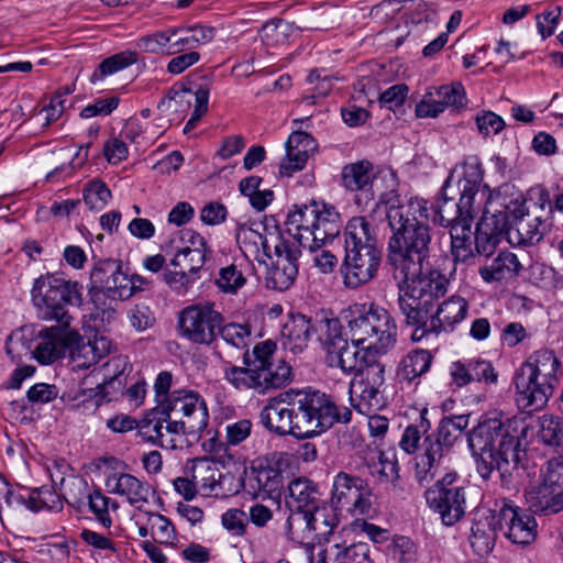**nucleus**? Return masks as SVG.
Wrapping results in <instances>:
<instances>
[{
  "label": "nucleus",
  "mask_w": 563,
  "mask_h": 563,
  "mask_svg": "<svg viewBox=\"0 0 563 563\" xmlns=\"http://www.w3.org/2000/svg\"><path fill=\"white\" fill-rule=\"evenodd\" d=\"M386 218L391 230L387 261L397 283L399 309L408 324L426 325L431 308L450 284L438 269L423 272L432 247L428 201L419 197L390 199Z\"/></svg>",
  "instance_id": "1"
},
{
  "label": "nucleus",
  "mask_w": 563,
  "mask_h": 563,
  "mask_svg": "<svg viewBox=\"0 0 563 563\" xmlns=\"http://www.w3.org/2000/svg\"><path fill=\"white\" fill-rule=\"evenodd\" d=\"M352 411L338 407L329 396L317 390H288L271 399L262 409L263 426L278 435L309 439L335 422H350Z\"/></svg>",
  "instance_id": "2"
},
{
  "label": "nucleus",
  "mask_w": 563,
  "mask_h": 563,
  "mask_svg": "<svg viewBox=\"0 0 563 563\" xmlns=\"http://www.w3.org/2000/svg\"><path fill=\"white\" fill-rule=\"evenodd\" d=\"M532 432L528 417L522 415L505 421L497 417L481 420L467 434L479 476L487 481L497 471L501 486L510 488L514 472L526 456L522 441Z\"/></svg>",
  "instance_id": "3"
},
{
  "label": "nucleus",
  "mask_w": 563,
  "mask_h": 563,
  "mask_svg": "<svg viewBox=\"0 0 563 563\" xmlns=\"http://www.w3.org/2000/svg\"><path fill=\"white\" fill-rule=\"evenodd\" d=\"M344 249V286L356 289L374 279L382 263V250L374 227L365 217H354L347 222Z\"/></svg>",
  "instance_id": "4"
},
{
  "label": "nucleus",
  "mask_w": 563,
  "mask_h": 563,
  "mask_svg": "<svg viewBox=\"0 0 563 563\" xmlns=\"http://www.w3.org/2000/svg\"><path fill=\"white\" fill-rule=\"evenodd\" d=\"M286 224L289 235L287 242H296L299 250H307L310 254L336 238L342 227L341 217L333 207L316 201L294 206Z\"/></svg>",
  "instance_id": "5"
},
{
  "label": "nucleus",
  "mask_w": 563,
  "mask_h": 563,
  "mask_svg": "<svg viewBox=\"0 0 563 563\" xmlns=\"http://www.w3.org/2000/svg\"><path fill=\"white\" fill-rule=\"evenodd\" d=\"M560 362L550 350L532 353L516 377V402L528 413L543 409L558 384Z\"/></svg>",
  "instance_id": "6"
},
{
  "label": "nucleus",
  "mask_w": 563,
  "mask_h": 563,
  "mask_svg": "<svg viewBox=\"0 0 563 563\" xmlns=\"http://www.w3.org/2000/svg\"><path fill=\"white\" fill-rule=\"evenodd\" d=\"M31 300L41 320L70 327L73 317L67 307L82 303V286L58 274L46 273L34 280Z\"/></svg>",
  "instance_id": "7"
},
{
  "label": "nucleus",
  "mask_w": 563,
  "mask_h": 563,
  "mask_svg": "<svg viewBox=\"0 0 563 563\" xmlns=\"http://www.w3.org/2000/svg\"><path fill=\"white\" fill-rule=\"evenodd\" d=\"M349 321L352 342L363 343L375 353H386L396 342L397 327L390 313L379 306L363 305Z\"/></svg>",
  "instance_id": "8"
},
{
  "label": "nucleus",
  "mask_w": 563,
  "mask_h": 563,
  "mask_svg": "<svg viewBox=\"0 0 563 563\" xmlns=\"http://www.w3.org/2000/svg\"><path fill=\"white\" fill-rule=\"evenodd\" d=\"M514 186L505 184L500 186V190L495 195L503 200L504 212H500L507 219L505 233L507 240L511 244L532 245L542 240L548 223L538 216L527 212V208L521 196H514Z\"/></svg>",
  "instance_id": "9"
},
{
  "label": "nucleus",
  "mask_w": 563,
  "mask_h": 563,
  "mask_svg": "<svg viewBox=\"0 0 563 563\" xmlns=\"http://www.w3.org/2000/svg\"><path fill=\"white\" fill-rule=\"evenodd\" d=\"M460 435L445 422L424 437L421 452L416 456V478L421 486L431 484L438 474L440 462L453 448Z\"/></svg>",
  "instance_id": "10"
},
{
  "label": "nucleus",
  "mask_w": 563,
  "mask_h": 563,
  "mask_svg": "<svg viewBox=\"0 0 563 563\" xmlns=\"http://www.w3.org/2000/svg\"><path fill=\"white\" fill-rule=\"evenodd\" d=\"M223 323V316L212 302H198L187 306L179 312L178 330L183 338L195 344L210 345Z\"/></svg>",
  "instance_id": "11"
},
{
  "label": "nucleus",
  "mask_w": 563,
  "mask_h": 563,
  "mask_svg": "<svg viewBox=\"0 0 563 563\" xmlns=\"http://www.w3.org/2000/svg\"><path fill=\"white\" fill-rule=\"evenodd\" d=\"M428 506L437 512L443 525L453 526L465 515V489L457 484V475L448 473L426 490Z\"/></svg>",
  "instance_id": "12"
},
{
  "label": "nucleus",
  "mask_w": 563,
  "mask_h": 563,
  "mask_svg": "<svg viewBox=\"0 0 563 563\" xmlns=\"http://www.w3.org/2000/svg\"><path fill=\"white\" fill-rule=\"evenodd\" d=\"M331 505L334 510H344L352 517L369 515L371 489L360 476L339 472L332 483Z\"/></svg>",
  "instance_id": "13"
},
{
  "label": "nucleus",
  "mask_w": 563,
  "mask_h": 563,
  "mask_svg": "<svg viewBox=\"0 0 563 563\" xmlns=\"http://www.w3.org/2000/svg\"><path fill=\"white\" fill-rule=\"evenodd\" d=\"M462 178L459 180L461 191L460 205L466 216L474 218L482 211V216L487 210L490 198L496 195L500 187L490 191L487 185L483 183L482 164L477 157H470L462 166Z\"/></svg>",
  "instance_id": "14"
},
{
  "label": "nucleus",
  "mask_w": 563,
  "mask_h": 563,
  "mask_svg": "<svg viewBox=\"0 0 563 563\" xmlns=\"http://www.w3.org/2000/svg\"><path fill=\"white\" fill-rule=\"evenodd\" d=\"M156 413L168 419L183 418L191 430H205L208 426V409L203 398L195 390L175 389L165 400H159Z\"/></svg>",
  "instance_id": "15"
},
{
  "label": "nucleus",
  "mask_w": 563,
  "mask_h": 563,
  "mask_svg": "<svg viewBox=\"0 0 563 563\" xmlns=\"http://www.w3.org/2000/svg\"><path fill=\"white\" fill-rule=\"evenodd\" d=\"M385 366L382 363L369 366L350 383V400L361 413L368 415L384 406Z\"/></svg>",
  "instance_id": "16"
},
{
  "label": "nucleus",
  "mask_w": 563,
  "mask_h": 563,
  "mask_svg": "<svg viewBox=\"0 0 563 563\" xmlns=\"http://www.w3.org/2000/svg\"><path fill=\"white\" fill-rule=\"evenodd\" d=\"M499 196H493L488 203L487 210L481 217L476 227L474 244L475 258H489L497 251L499 243L505 233L507 219L500 212H504L503 200Z\"/></svg>",
  "instance_id": "17"
},
{
  "label": "nucleus",
  "mask_w": 563,
  "mask_h": 563,
  "mask_svg": "<svg viewBox=\"0 0 563 563\" xmlns=\"http://www.w3.org/2000/svg\"><path fill=\"white\" fill-rule=\"evenodd\" d=\"M494 511L497 514L500 530L512 543L518 545H528L536 540L537 521L514 505L511 500L499 499L494 503Z\"/></svg>",
  "instance_id": "18"
},
{
  "label": "nucleus",
  "mask_w": 563,
  "mask_h": 563,
  "mask_svg": "<svg viewBox=\"0 0 563 563\" xmlns=\"http://www.w3.org/2000/svg\"><path fill=\"white\" fill-rule=\"evenodd\" d=\"M301 252L299 246H296V242L294 244L287 242L284 235L276 238L274 245L276 261L268 268L265 278L268 288L284 291L294 284L298 274L297 261Z\"/></svg>",
  "instance_id": "19"
},
{
  "label": "nucleus",
  "mask_w": 563,
  "mask_h": 563,
  "mask_svg": "<svg viewBox=\"0 0 563 563\" xmlns=\"http://www.w3.org/2000/svg\"><path fill=\"white\" fill-rule=\"evenodd\" d=\"M372 349L363 343L346 339L325 354L328 366L341 369L346 375L357 376L379 362Z\"/></svg>",
  "instance_id": "20"
},
{
  "label": "nucleus",
  "mask_w": 563,
  "mask_h": 563,
  "mask_svg": "<svg viewBox=\"0 0 563 563\" xmlns=\"http://www.w3.org/2000/svg\"><path fill=\"white\" fill-rule=\"evenodd\" d=\"M197 75L198 73L190 74L181 84L175 85L169 90L167 97H165L158 104V109L161 110L164 108H172L173 103L176 102V97L179 91L195 93V109L184 128L185 134L191 132L197 126L201 118L208 112L210 79L208 76L198 77Z\"/></svg>",
  "instance_id": "21"
},
{
  "label": "nucleus",
  "mask_w": 563,
  "mask_h": 563,
  "mask_svg": "<svg viewBox=\"0 0 563 563\" xmlns=\"http://www.w3.org/2000/svg\"><path fill=\"white\" fill-rule=\"evenodd\" d=\"M190 473L196 481L198 493L203 497L227 498L238 493V488L227 487L228 483L232 484L233 476L223 474L213 461L194 460Z\"/></svg>",
  "instance_id": "22"
},
{
  "label": "nucleus",
  "mask_w": 563,
  "mask_h": 563,
  "mask_svg": "<svg viewBox=\"0 0 563 563\" xmlns=\"http://www.w3.org/2000/svg\"><path fill=\"white\" fill-rule=\"evenodd\" d=\"M40 342L34 350V357L41 364H52L63 357L67 347L80 341L81 335L70 327H49L38 334Z\"/></svg>",
  "instance_id": "23"
},
{
  "label": "nucleus",
  "mask_w": 563,
  "mask_h": 563,
  "mask_svg": "<svg viewBox=\"0 0 563 563\" xmlns=\"http://www.w3.org/2000/svg\"><path fill=\"white\" fill-rule=\"evenodd\" d=\"M286 369L282 368L275 375L266 372H258L253 366H227L224 368V378L232 384L236 389H254L258 393H265L271 388L282 387V382L286 378L284 376Z\"/></svg>",
  "instance_id": "24"
},
{
  "label": "nucleus",
  "mask_w": 563,
  "mask_h": 563,
  "mask_svg": "<svg viewBox=\"0 0 563 563\" xmlns=\"http://www.w3.org/2000/svg\"><path fill=\"white\" fill-rule=\"evenodd\" d=\"M468 302L461 296H452L443 300L435 312L427 316L426 325H417V331L439 333L453 331L467 316Z\"/></svg>",
  "instance_id": "25"
},
{
  "label": "nucleus",
  "mask_w": 563,
  "mask_h": 563,
  "mask_svg": "<svg viewBox=\"0 0 563 563\" xmlns=\"http://www.w3.org/2000/svg\"><path fill=\"white\" fill-rule=\"evenodd\" d=\"M500 530L494 506L478 511L471 528L470 543L481 556L490 553L495 547L497 531Z\"/></svg>",
  "instance_id": "26"
},
{
  "label": "nucleus",
  "mask_w": 563,
  "mask_h": 563,
  "mask_svg": "<svg viewBox=\"0 0 563 563\" xmlns=\"http://www.w3.org/2000/svg\"><path fill=\"white\" fill-rule=\"evenodd\" d=\"M106 487L109 493L124 497L132 506L147 503L151 490L147 483L121 472L109 474L106 478Z\"/></svg>",
  "instance_id": "27"
},
{
  "label": "nucleus",
  "mask_w": 563,
  "mask_h": 563,
  "mask_svg": "<svg viewBox=\"0 0 563 563\" xmlns=\"http://www.w3.org/2000/svg\"><path fill=\"white\" fill-rule=\"evenodd\" d=\"M276 344L271 341H263L257 343L252 351L253 360H251L250 351L246 350L243 354V362L247 366H253L255 369H258V372H266L267 374L279 373V371L283 368L286 369V373L284 376L286 378L282 382V386L290 382L291 376V367L288 365L285 361L282 358L276 360ZM269 377V375H267Z\"/></svg>",
  "instance_id": "28"
},
{
  "label": "nucleus",
  "mask_w": 563,
  "mask_h": 563,
  "mask_svg": "<svg viewBox=\"0 0 563 563\" xmlns=\"http://www.w3.org/2000/svg\"><path fill=\"white\" fill-rule=\"evenodd\" d=\"M287 463L288 455L280 452H273L261 461L254 468L258 489L267 494L278 492L284 483L283 467L287 466Z\"/></svg>",
  "instance_id": "29"
},
{
  "label": "nucleus",
  "mask_w": 563,
  "mask_h": 563,
  "mask_svg": "<svg viewBox=\"0 0 563 563\" xmlns=\"http://www.w3.org/2000/svg\"><path fill=\"white\" fill-rule=\"evenodd\" d=\"M525 497L529 508L536 514L549 515L563 510V490H554L544 482L531 486Z\"/></svg>",
  "instance_id": "30"
},
{
  "label": "nucleus",
  "mask_w": 563,
  "mask_h": 563,
  "mask_svg": "<svg viewBox=\"0 0 563 563\" xmlns=\"http://www.w3.org/2000/svg\"><path fill=\"white\" fill-rule=\"evenodd\" d=\"M320 493L317 485L307 477H298L288 484L286 504L291 510H312L319 506Z\"/></svg>",
  "instance_id": "31"
},
{
  "label": "nucleus",
  "mask_w": 563,
  "mask_h": 563,
  "mask_svg": "<svg viewBox=\"0 0 563 563\" xmlns=\"http://www.w3.org/2000/svg\"><path fill=\"white\" fill-rule=\"evenodd\" d=\"M312 332L313 319L301 313L292 316L283 328V345L294 353H300L308 346Z\"/></svg>",
  "instance_id": "32"
},
{
  "label": "nucleus",
  "mask_w": 563,
  "mask_h": 563,
  "mask_svg": "<svg viewBox=\"0 0 563 563\" xmlns=\"http://www.w3.org/2000/svg\"><path fill=\"white\" fill-rule=\"evenodd\" d=\"M313 332L325 354L347 339L343 332V324L333 313H317L313 318Z\"/></svg>",
  "instance_id": "33"
},
{
  "label": "nucleus",
  "mask_w": 563,
  "mask_h": 563,
  "mask_svg": "<svg viewBox=\"0 0 563 563\" xmlns=\"http://www.w3.org/2000/svg\"><path fill=\"white\" fill-rule=\"evenodd\" d=\"M522 268L516 254L504 251L493 258L488 264L482 265L478 269L481 277L486 283L500 282L517 276Z\"/></svg>",
  "instance_id": "34"
},
{
  "label": "nucleus",
  "mask_w": 563,
  "mask_h": 563,
  "mask_svg": "<svg viewBox=\"0 0 563 563\" xmlns=\"http://www.w3.org/2000/svg\"><path fill=\"white\" fill-rule=\"evenodd\" d=\"M342 184L351 191H363L373 197V167L369 162L362 161L349 164L342 169Z\"/></svg>",
  "instance_id": "35"
},
{
  "label": "nucleus",
  "mask_w": 563,
  "mask_h": 563,
  "mask_svg": "<svg viewBox=\"0 0 563 563\" xmlns=\"http://www.w3.org/2000/svg\"><path fill=\"white\" fill-rule=\"evenodd\" d=\"M298 27L294 23L277 19L266 22L261 31L260 37L266 47L283 46L288 44L298 35Z\"/></svg>",
  "instance_id": "36"
},
{
  "label": "nucleus",
  "mask_w": 563,
  "mask_h": 563,
  "mask_svg": "<svg viewBox=\"0 0 563 563\" xmlns=\"http://www.w3.org/2000/svg\"><path fill=\"white\" fill-rule=\"evenodd\" d=\"M432 356L426 350H416L408 353L400 361L397 376L400 380L412 383L429 371Z\"/></svg>",
  "instance_id": "37"
},
{
  "label": "nucleus",
  "mask_w": 563,
  "mask_h": 563,
  "mask_svg": "<svg viewBox=\"0 0 563 563\" xmlns=\"http://www.w3.org/2000/svg\"><path fill=\"white\" fill-rule=\"evenodd\" d=\"M173 253L199 252L207 254L208 245L205 238L191 229H183L174 232L165 245Z\"/></svg>",
  "instance_id": "38"
},
{
  "label": "nucleus",
  "mask_w": 563,
  "mask_h": 563,
  "mask_svg": "<svg viewBox=\"0 0 563 563\" xmlns=\"http://www.w3.org/2000/svg\"><path fill=\"white\" fill-rule=\"evenodd\" d=\"M451 176L445 180L443 187H442V195L437 200L435 207H434V222L438 223L441 227H449L450 224L456 222L460 220L463 216H466L460 202H456L452 198H448L444 194V190L449 186L451 181Z\"/></svg>",
  "instance_id": "39"
},
{
  "label": "nucleus",
  "mask_w": 563,
  "mask_h": 563,
  "mask_svg": "<svg viewBox=\"0 0 563 563\" xmlns=\"http://www.w3.org/2000/svg\"><path fill=\"white\" fill-rule=\"evenodd\" d=\"M24 504L34 512L41 510L59 512L64 508L63 500L59 495L54 489L46 487L33 489Z\"/></svg>",
  "instance_id": "40"
},
{
  "label": "nucleus",
  "mask_w": 563,
  "mask_h": 563,
  "mask_svg": "<svg viewBox=\"0 0 563 563\" xmlns=\"http://www.w3.org/2000/svg\"><path fill=\"white\" fill-rule=\"evenodd\" d=\"M235 239L240 249L244 253H256L260 246L263 247L264 253L271 257V247L266 238H264L256 229L247 223H238L235 228Z\"/></svg>",
  "instance_id": "41"
},
{
  "label": "nucleus",
  "mask_w": 563,
  "mask_h": 563,
  "mask_svg": "<svg viewBox=\"0 0 563 563\" xmlns=\"http://www.w3.org/2000/svg\"><path fill=\"white\" fill-rule=\"evenodd\" d=\"M307 527L314 531L320 538L325 539L332 534L334 527L336 526V518L334 514H329L325 507L317 506L312 510H307L303 515Z\"/></svg>",
  "instance_id": "42"
},
{
  "label": "nucleus",
  "mask_w": 563,
  "mask_h": 563,
  "mask_svg": "<svg viewBox=\"0 0 563 563\" xmlns=\"http://www.w3.org/2000/svg\"><path fill=\"white\" fill-rule=\"evenodd\" d=\"M538 438L548 445L558 446V454H563V422L553 416H543L539 419Z\"/></svg>",
  "instance_id": "43"
},
{
  "label": "nucleus",
  "mask_w": 563,
  "mask_h": 563,
  "mask_svg": "<svg viewBox=\"0 0 563 563\" xmlns=\"http://www.w3.org/2000/svg\"><path fill=\"white\" fill-rule=\"evenodd\" d=\"M207 254L192 252V253H176L172 260V265L179 267L180 278H186L187 283H192L196 279L197 273L205 265Z\"/></svg>",
  "instance_id": "44"
},
{
  "label": "nucleus",
  "mask_w": 563,
  "mask_h": 563,
  "mask_svg": "<svg viewBox=\"0 0 563 563\" xmlns=\"http://www.w3.org/2000/svg\"><path fill=\"white\" fill-rule=\"evenodd\" d=\"M218 334L221 335L225 343L239 350H244L251 341L252 329L249 323H221Z\"/></svg>",
  "instance_id": "45"
},
{
  "label": "nucleus",
  "mask_w": 563,
  "mask_h": 563,
  "mask_svg": "<svg viewBox=\"0 0 563 563\" xmlns=\"http://www.w3.org/2000/svg\"><path fill=\"white\" fill-rule=\"evenodd\" d=\"M122 271L121 264L115 260L99 261L90 273L91 289L97 299L99 291L108 284L112 276Z\"/></svg>",
  "instance_id": "46"
},
{
  "label": "nucleus",
  "mask_w": 563,
  "mask_h": 563,
  "mask_svg": "<svg viewBox=\"0 0 563 563\" xmlns=\"http://www.w3.org/2000/svg\"><path fill=\"white\" fill-rule=\"evenodd\" d=\"M430 429V422L421 413L420 420L416 424L408 426L400 439L399 446L408 454L415 453L418 449L421 450V437L427 434Z\"/></svg>",
  "instance_id": "47"
},
{
  "label": "nucleus",
  "mask_w": 563,
  "mask_h": 563,
  "mask_svg": "<svg viewBox=\"0 0 563 563\" xmlns=\"http://www.w3.org/2000/svg\"><path fill=\"white\" fill-rule=\"evenodd\" d=\"M147 526L154 540L162 544H173L176 531L172 521L161 514H148Z\"/></svg>",
  "instance_id": "48"
},
{
  "label": "nucleus",
  "mask_w": 563,
  "mask_h": 563,
  "mask_svg": "<svg viewBox=\"0 0 563 563\" xmlns=\"http://www.w3.org/2000/svg\"><path fill=\"white\" fill-rule=\"evenodd\" d=\"M111 197L110 189L101 180H92L84 189V201L90 210H102L109 203Z\"/></svg>",
  "instance_id": "49"
},
{
  "label": "nucleus",
  "mask_w": 563,
  "mask_h": 563,
  "mask_svg": "<svg viewBox=\"0 0 563 563\" xmlns=\"http://www.w3.org/2000/svg\"><path fill=\"white\" fill-rule=\"evenodd\" d=\"M133 283L129 279V275L120 271L115 276H112L99 294L108 297L111 300H125L133 295Z\"/></svg>",
  "instance_id": "50"
},
{
  "label": "nucleus",
  "mask_w": 563,
  "mask_h": 563,
  "mask_svg": "<svg viewBox=\"0 0 563 563\" xmlns=\"http://www.w3.org/2000/svg\"><path fill=\"white\" fill-rule=\"evenodd\" d=\"M216 283L223 292L236 294L245 285L246 278L236 264H231L220 269Z\"/></svg>",
  "instance_id": "51"
},
{
  "label": "nucleus",
  "mask_w": 563,
  "mask_h": 563,
  "mask_svg": "<svg viewBox=\"0 0 563 563\" xmlns=\"http://www.w3.org/2000/svg\"><path fill=\"white\" fill-rule=\"evenodd\" d=\"M134 65L136 68L146 66L144 63H141L135 51L128 49L104 58L99 64L98 70H122Z\"/></svg>",
  "instance_id": "52"
},
{
  "label": "nucleus",
  "mask_w": 563,
  "mask_h": 563,
  "mask_svg": "<svg viewBox=\"0 0 563 563\" xmlns=\"http://www.w3.org/2000/svg\"><path fill=\"white\" fill-rule=\"evenodd\" d=\"M309 157V152L292 146L287 141L286 143V158L282 161L279 166V174L282 176H291L295 172L305 167Z\"/></svg>",
  "instance_id": "53"
},
{
  "label": "nucleus",
  "mask_w": 563,
  "mask_h": 563,
  "mask_svg": "<svg viewBox=\"0 0 563 563\" xmlns=\"http://www.w3.org/2000/svg\"><path fill=\"white\" fill-rule=\"evenodd\" d=\"M437 10L432 4L418 0L413 3L411 20L415 24L413 29L408 33V35L416 34L419 32L420 26H424L429 29L430 26H434L437 24L435 21Z\"/></svg>",
  "instance_id": "54"
},
{
  "label": "nucleus",
  "mask_w": 563,
  "mask_h": 563,
  "mask_svg": "<svg viewBox=\"0 0 563 563\" xmlns=\"http://www.w3.org/2000/svg\"><path fill=\"white\" fill-rule=\"evenodd\" d=\"M88 505L89 509L96 516V519L104 527L110 528L112 519L109 515V503L110 498L104 496L99 489L89 493Z\"/></svg>",
  "instance_id": "55"
},
{
  "label": "nucleus",
  "mask_w": 563,
  "mask_h": 563,
  "mask_svg": "<svg viewBox=\"0 0 563 563\" xmlns=\"http://www.w3.org/2000/svg\"><path fill=\"white\" fill-rule=\"evenodd\" d=\"M221 523L232 536L243 537L246 533V514L242 509H228L221 516Z\"/></svg>",
  "instance_id": "56"
},
{
  "label": "nucleus",
  "mask_w": 563,
  "mask_h": 563,
  "mask_svg": "<svg viewBox=\"0 0 563 563\" xmlns=\"http://www.w3.org/2000/svg\"><path fill=\"white\" fill-rule=\"evenodd\" d=\"M67 350H70V357L75 369H85L97 364V356H95L91 345L84 342L82 338L71 347H67Z\"/></svg>",
  "instance_id": "57"
},
{
  "label": "nucleus",
  "mask_w": 563,
  "mask_h": 563,
  "mask_svg": "<svg viewBox=\"0 0 563 563\" xmlns=\"http://www.w3.org/2000/svg\"><path fill=\"white\" fill-rule=\"evenodd\" d=\"M542 482L554 490H563V454L550 459L542 473Z\"/></svg>",
  "instance_id": "58"
},
{
  "label": "nucleus",
  "mask_w": 563,
  "mask_h": 563,
  "mask_svg": "<svg viewBox=\"0 0 563 563\" xmlns=\"http://www.w3.org/2000/svg\"><path fill=\"white\" fill-rule=\"evenodd\" d=\"M468 372L472 382H485L487 384L497 382V373L489 361L471 360L467 361Z\"/></svg>",
  "instance_id": "59"
},
{
  "label": "nucleus",
  "mask_w": 563,
  "mask_h": 563,
  "mask_svg": "<svg viewBox=\"0 0 563 563\" xmlns=\"http://www.w3.org/2000/svg\"><path fill=\"white\" fill-rule=\"evenodd\" d=\"M152 419H145L139 427V434L147 442L157 445L159 438L162 437L163 421H166L165 416L156 413V409L153 411Z\"/></svg>",
  "instance_id": "60"
},
{
  "label": "nucleus",
  "mask_w": 563,
  "mask_h": 563,
  "mask_svg": "<svg viewBox=\"0 0 563 563\" xmlns=\"http://www.w3.org/2000/svg\"><path fill=\"white\" fill-rule=\"evenodd\" d=\"M253 423L249 419H241L225 424V441L228 445H238L246 440L252 430Z\"/></svg>",
  "instance_id": "61"
},
{
  "label": "nucleus",
  "mask_w": 563,
  "mask_h": 563,
  "mask_svg": "<svg viewBox=\"0 0 563 563\" xmlns=\"http://www.w3.org/2000/svg\"><path fill=\"white\" fill-rule=\"evenodd\" d=\"M339 563H373L369 558V548L367 543L358 542L344 549L338 554Z\"/></svg>",
  "instance_id": "62"
},
{
  "label": "nucleus",
  "mask_w": 563,
  "mask_h": 563,
  "mask_svg": "<svg viewBox=\"0 0 563 563\" xmlns=\"http://www.w3.org/2000/svg\"><path fill=\"white\" fill-rule=\"evenodd\" d=\"M435 96L439 97L445 107H460L463 106L465 100L464 88L461 84L455 82L452 85H444L433 89Z\"/></svg>",
  "instance_id": "63"
},
{
  "label": "nucleus",
  "mask_w": 563,
  "mask_h": 563,
  "mask_svg": "<svg viewBox=\"0 0 563 563\" xmlns=\"http://www.w3.org/2000/svg\"><path fill=\"white\" fill-rule=\"evenodd\" d=\"M446 107L442 100L435 96V91H429L426 97L416 106V114L419 118L437 117L443 112Z\"/></svg>",
  "instance_id": "64"
}]
</instances>
